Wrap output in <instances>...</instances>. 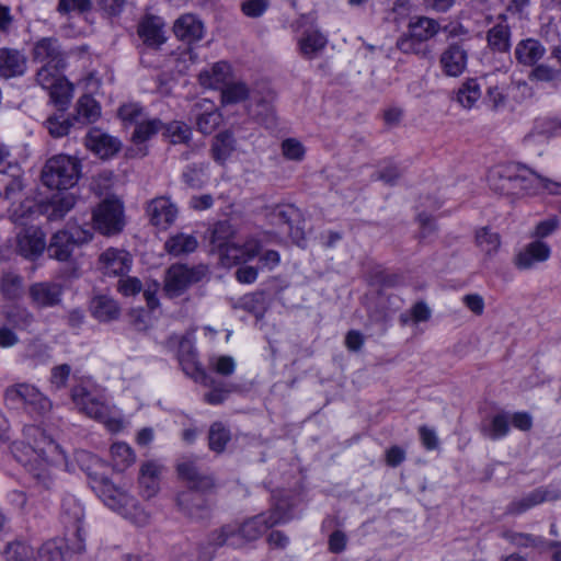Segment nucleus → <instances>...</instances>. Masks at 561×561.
<instances>
[{"label":"nucleus","instance_id":"f257e3e1","mask_svg":"<svg viewBox=\"0 0 561 561\" xmlns=\"http://www.w3.org/2000/svg\"><path fill=\"white\" fill-rule=\"evenodd\" d=\"M25 442L13 443L11 450L18 461L27 465L38 459L55 462L61 455V449L45 432L34 425L24 427Z\"/></svg>","mask_w":561,"mask_h":561},{"label":"nucleus","instance_id":"f03ea898","mask_svg":"<svg viewBox=\"0 0 561 561\" xmlns=\"http://www.w3.org/2000/svg\"><path fill=\"white\" fill-rule=\"evenodd\" d=\"M266 530L263 515H256L241 525L227 524L213 530L208 536L207 543L214 549L225 545L239 548L245 542L259 539Z\"/></svg>","mask_w":561,"mask_h":561},{"label":"nucleus","instance_id":"7ed1b4c3","mask_svg":"<svg viewBox=\"0 0 561 561\" xmlns=\"http://www.w3.org/2000/svg\"><path fill=\"white\" fill-rule=\"evenodd\" d=\"M98 494L103 503L137 526H144L149 515L139 507L137 500L126 490L116 486L108 480H102L98 486Z\"/></svg>","mask_w":561,"mask_h":561},{"label":"nucleus","instance_id":"20e7f679","mask_svg":"<svg viewBox=\"0 0 561 561\" xmlns=\"http://www.w3.org/2000/svg\"><path fill=\"white\" fill-rule=\"evenodd\" d=\"M80 176V163L77 159L58 154L48 159L42 171V182L51 190H68Z\"/></svg>","mask_w":561,"mask_h":561},{"label":"nucleus","instance_id":"39448f33","mask_svg":"<svg viewBox=\"0 0 561 561\" xmlns=\"http://www.w3.org/2000/svg\"><path fill=\"white\" fill-rule=\"evenodd\" d=\"M32 215H20L19 210H14L11 215V220L22 226L21 230L16 233V251L20 255L27 260H35L42 255L46 248L45 233L37 226H28L27 218Z\"/></svg>","mask_w":561,"mask_h":561},{"label":"nucleus","instance_id":"423d86ee","mask_svg":"<svg viewBox=\"0 0 561 561\" xmlns=\"http://www.w3.org/2000/svg\"><path fill=\"white\" fill-rule=\"evenodd\" d=\"M207 274L208 266L205 264H173L167 270L163 289L169 297H179L190 286L202 282Z\"/></svg>","mask_w":561,"mask_h":561},{"label":"nucleus","instance_id":"0eeeda50","mask_svg":"<svg viewBox=\"0 0 561 561\" xmlns=\"http://www.w3.org/2000/svg\"><path fill=\"white\" fill-rule=\"evenodd\" d=\"M71 398L80 411L89 417L104 423L110 431L117 432L122 428L121 421L111 416V408L85 388L75 387L71 390Z\"/></svg>","mask_w":561,"mask_h":561},{"label":"nucleus","instance_id":"6e6552de","mask_svg":"<svg viewBox=\"0 0 561 561\" xmlns=\"http://www.w3.org/2000/svg\"><path fill=\"white\" fill-rule=\"evenodd\" d=\"M4 398L11 404L23 402L31 413L37 415H45L51 409L50 400L37 388L27 383H19L7 388Z\"/></svg>","mask_w":561,"mask_h":561},{"label":"nucleus","instance_id":"1a4fd4ad","mask_svg":"<svg viewBox=\"0 0 561 561\" xmlns=\"http://www.w3.org/2000/svg\"><path fill=\"white\" fill-rule=\"evenodd\" d=\"M92 218L94 228L102 234L118 233L124 226L123 206L118 201L106 199L93 211Z\"/></svg>","mask_w":561,"mask_h":561},{"label":"nucleus","instance_id":"9d476101","mask_svg":"<svg viewBox=\"0 0 561 561\" xmlns=\"http://www.w3.org/2000/svg\"><path fill=\"white\" fill-rule=\"evenodd\" d=\"M519 170V163L500 164L492 168L488 175L490 188L502 195L518 196Z\"/></svg>","mask_w":561,"mask_h":561},{"label":"nucleus","instance_id":"9b49d317","mask_svg":"<svg viewBox=\"0 0 561 561\" xmlns=\"http://www.w3.org/2000/svg\"><path fill=\"white\" fill-rule=\"evenodd\" d=\"M518 176V186H520L518 188V196L537 195L541 192L561 195V182L542 176L523 164H520Z\"/></svg>","mask_w":561,"mask_h":561},{"label":"nucleus","instance_id":"f8f14e48","mask_svg":"<svg viewBox=\"0 0 561 561\" xmlns=\"http://www.w3.org/2000/svg\"><path fill=\"white\" fill-rule=\"evenodd\" d=\"M35 62L54 68L66 67V53L56 37H43L36 41L32 48Z\"/></svg>","mask_w":561,"mask_h":561},{"label":"nucleus","instance_id":"ddd939ff","mask_svg":"<svg viewBox=\"0 0 561 561\" xmlns=\"http://www.w3.org/2000/svg\"><path fill=\"white\" fill-rule=\"evenodd\" d=\"M147 214L153 226L165 230L176 220L179 208L169 196H159L147 204Z\"/></svg>","mask_w":561,"mask_h":561},{"label":"nucleus","instance_id":"4468645a","mask_svg":"<svg viewBox=\"0 0 561 561\" xmlns=\"http://www.w3.org/2000/svg\"><path fill=\"white\" fill-rule=\"evenodd\" d=\"M551 255V248L541 240H534L526 244L515 256L514 265L518 270H530L539 263L548 261Z\"/></svg>","mask_w":561,"mask_h":561},{"label":"nucleus","instance_id":"2eb2a0df","mask_svg":"<svg viewBox=\"0 0 561 561\" xmlns=\"http://www.w3.org/2000/svg\"><path fill=\"white\" fill-rule=\"evenodd\" d=\"M64 288L56 282H38L28 288V295L34 306L38 308H50L61 302Z\"/></svg>","mask_w":561,"mask_h":561},{"label":"nucleus","instance_id":"dca6fc26","mask_svg":"<svg viewBox=\"0 0 561 561\" xmlns=\"http://www.w3.org/2000/svg\"><path fill=\"white\" fill-rule=\"evenodd\" d=\"M468 50L462 43H453L442 53L440 67L446 76L458 77L467 68Z\"/></svg>","mask_w":561,"mask_h":561},{"label":"nucleus","instance_id":"f3484780","mask_svg":"<svg viewBox=\"0 0 561 561\" xmlns=\"http://www.w3.org/2000/svg\"><path fill=\"white\" fill-rule=\"evenodd\" d=\"M137 33L142 44L152 49H158L167 39L164 22L156 15H146L139 22Z\"/></svg>","mask_w":561,"mask_h":561},{"label":"nucleus","instance_id":"a211bd4d","mask_svg":"<svg viewBox=\"0 0 561 561\" xmlns=\"http://www.w3.org/2000/svg\"><path fill=\"white\" fill-rule=\"evenodd\" d=\"M179 507L191 518L203 519L209 515V505L199 491L187 490L176 497Z\"/></svg>","mask_w":561,"mask_h":561},{"label":"nucleus","instance_id":"6ab92c4d","mask_svg":"<svg viewBox=\"0 0 561 561\" xmlns=\"http://www.w3.org/2000/svg\"><path fill=\"white\" fill-rule=\"evenodd\" d=\"M99 262L105 274L123 275L129 271L131 259L126 251L111 248L100 255Z\"/></svg>","mask_w":561,"mask_h":561},{"label":"nucleus","instance_id":"aec40b11","mask_svg":"<svg viewBox=\"0 0 561 561\" xmlns=\"http://www.w3.org/2000/svg\"><path fill=\"white\" fill-rule=\"evenodd\" d=\"M178 471L180 477L190 484V490L207 491L215 486L214 478L203 472L193 461L180 463Z\"/></svg>","mask_w":561,"mask_h":561},{"label":"nucleus","instance_id":"412c9836","mask_svg":"<svg viewBox=\"0 0 561 561\" xmlns=\"http://www.w3.org/2000/svg\"><path fill=\"white\" fill-rule=\"evenodd\" d=\"M178 471L180 477L190 484V490L207 491L215 486L214 478L203 472L193 461L180 463Z\"/></svg>","mask_w":561,"mask_h":561},{"label":"nucleus","instance_id":"4be33fe9","mask_svg":"<svg viewBox=\"0 0 561 561\" xmlns=\"http://www.w3.org/2000/svg\"><path fill=\"white\" fill-rule=\"evenodd\" d=\"M556 499H558V496L552 491L545 488H538L523 497L512 501L506 507V513L510 515H519L536 505L546 501H553Z\"/></svg>","mask_w":561,"mask_h":561},{"label":"nucleus","instance_id":"5701e85b","mask_svg":"<svg viewBox=\"0 0 561 561\" xmlns=\"http://www.w3.org/2000/svg\"><path fill=\"white\" fill-rule=\"evenodd\" d=\"M173 32L179 39L193 43L203 37L204 24L194 14L186 13L175 20Z\"/></svg>","mask_w":561,"mask_h":561},{"label":"nucleus","instance_id":"b1692460","mask_svg":"<svg viewBox=\"0 0 561 561\" xmlns=\"http://www.w3.org/2000/svg\"><path fill=\"white\" fill-rule=\"evenodd\" d=\"M26 69L24 55L14 48H0V77L9 79L22 76Z\"/></svg>","mask_w":561,"mask_h":561},{"label":"nucleus","instance_id":"393cba45","mask_svg":"<svg viewBox=\"0 0 561 561\" xmlns=\"http://www.w3.org/2000/svg\"><path fill=\"white\" fill-rule=\"evenodd\" d=\"M261 244L257 240L251 239L243 245L231 243L221 250V256L229 264L248 262L260 254Z\"/></svg>","mask_w":561,"mask_h":561},{"label":"nucleus","instance_id":"a878e982","mask_svg":"<svg viewBox=\"0 0 561 561\" xmlns=\"http://www.w3.org/2000/svg\"><path fill=\"white\" fill-rule=\"evenodd\" d=\"M162 467L156 461H147L141 465L139 473V485L142 496L153 497L160 489V474Z\"/></svg>","mask_w":561,"mask_h":561},{"label":"nucleus","instance_id":"bb28decb","mask_svg":"<svg viewBox=\"0 0 561 561\" xmlns=\"http://www.w3.org/2000/svg\"><path fill=\"white\" fill-rule=\"evenodd\" d=\"M84 512L81 503L75 496H66L62 501V516L68 523L73 524L76 527L77 543L73 547L76 552H82L84 550V540L81 536V527L79 523L83 518Z\"/></svg>","mask_w":561,"mask_h":561},{"label":"nucleus","instance_id":"cd10ccee","mask_svg":"<svg viewBox=\"0 0 561 561\" xmlns=\"http://www.w3.org/2000/svg\"><path fill=\"white\" fill-rule=\"evenodd\" d=\"M87 146L101 158H108L119 150V141L100 129H92L87 136Z\"/></svg>","mask_w":561,"mask_h":561},{"label":"nucleus","instance_id":"c85d7f7f","mask_svg":"<svg viewBox=\"0 0 561 561\" xmlns=\"http://www.w3.org/2000/svg\"><path fill=\"white\" fill-rule=\"evenodd\" d=\"M75 196L70 193L55 195L42 205V211L49 221L62 219L75 206Z\"/></svg>","mask_w":561,"mask_h":561},{"label":"nucleus","instance_id":"c756f323","mask_svg":"<svg viewBox=\"0 0 561 561\" xmlns=\"http://www.w3.org/2000/svg\"><path fill=\"white\" fill-rule=\"evenodd\" d=\"M75 247L77 245L69 232L60 230L51 236L47 250L51 259L65 262L70 259Z\"/></svg>","mask_w":561,"mask_h":561},{"label":"nucleus","instance_id":"7c9ffc66","mask_svg":"<svg viewBox=\"0 0 561 561\" xmlns=\"http://www.w3.org/2000/svg\"><path fill=\"white\" fill-rule=\"evenodd\" d=\"M546 54L543 45L534 38L520 41L515 48V57L519 64L534 66Z\"/></svg>","mask_w":561,"mask_h":561},{"label":"nucleus","instance_id":"2f4dec72","mask_svg":"<svg viewBox=\"0 0 561 561\" xmlns=\"http://www.w3.org/2000/svg\"><path fill=\"white\" fill-rule=\"evenodd\" d=\"M198 247V241L193 234L178 232L167 239L164 250L173 256L187 255L193 253Z\"/></svg>","mask_w":561,"mask_h":561},{"label":"nucleus","instance_id":"473e14b6","mask_svg":"<svg viewBox=\"0 0 561 561\" xmlns=\"http://www.w3.org/2000/svg\"><path fill=\"white\" fill-rule=\"evenodd\" d=\"M474 243L477 248L490 259L499 252L502 240L499 232L490 227H481L474 232Z\"/></svg>","mask_w":561,"mask_h":561},{"label":"nucleus","instance_id":"72a5a7b5","mask_svg":"<svg viewBox=\"0 0 561 561\" xmlns=\"http://www.w3.org/2000/svg\"><path fill=\"white\" fill-rule=\"evenodd\" d=\"M236 149V139L231 131L225 130L217 134L211 144V157L224 164Z\"/></svg>","mask_w":561,"mask_h":561},{"label":"nucleus","instance_id":"f704fd0d","mask_svg":"<svg viewBox=\"0 0 561 561\" xmlns=\"http://www.w3.org/2000/svg\"><path fill=\"white\" fill-rule=\"evenodd\" d=\"M408 28L412 37L423 43L434 37L440 30V26L434 19L419 16L410 21Z\"/></svg>","mask_w":561,"mask_h":561},{"label":"nucleus","instance_id":"c9c22d12","mask_svg":"<svg viewBox=\"0 0 561 561\" xmlns=\"http://www.w3.org/2000/svg\"><path fill=\"white\" fill-rule=\"evenodd\" d=\"M230 76V66L225 61L216 62L209 70L199 73V83L208 89H217L226 83Z\"/></svg>","mask_w":561,"mask_h":561},{"label":"nucleus","instance_id":"e433bc0d","mask_svg":"<svg viewBox=\"0 0 561 561\" xmlns=\"http://www.w3.org/2000/svg\"><path fill=\"white\" fill-rule=\"evenodd\" d=\"M327 38L318 30L306 31L298 41L301 55L306 58H313L327 45Z\"/></svg>","mask_w":561,"mask_h":561},{"label":"nucleus","instance_id":"4c0bfd02","mask_svg":"<svg viewBox=\"0 0 561 561\" xmlns=\"http://www.w3.org/2000/svg\"><path fill=\"white\" fill-rule=\"evenodd\" d=\"M101 114V108L98 102L90 95H82L76 106V115L73 122L81 125H87L95 122Z\"/></svg>","mask_w":561,"mask_h":561},{"label":"nucleus","instance_id":"58836bf2","mask_svg":"<svg viewBox=\"0 0 561 561\" xmlns=\"http://www.w3.org/2000/svg\"><path fill=\"white\" fill-rule=\"evenodd\" d=\"M119 312L117 302L107 296H98L92 301V313L102 322L116 320Z\"/></svg>","mask_w":561,"mask_h":561},{"label":"nucleus","instance_id":"ea45409f","mask_svg":"<svg viewBox=\"0 0 561 561\" xmlns=\"http://www.w3.org/2000/svg\"><path fill=\"white\" fill-rule=\"evenodd\" d=\"M481 88L476 79L463 82L456 92V101L463 108H472L481 99Z\"/></svg>","mask_w":561,"mask_h":561},{"label":"nucleus","instance_id":"a19ab883","mask_svg":"<svg viewBox=\"0 0 561 561\" xmlns=\"http://www.w3.org/2000/svg\"><path fill=\"white\" fill-rule=\"evenodd\" d=\"M270 216L273 224L287 225L289 230L301 220V211L291 204L275 206Z\"/></svg>","mask_w":561,"mask_h":561},{"label":"nucleus","instance_id":"79ce46f5","mask_svg":"<svg viewBox=\"0 0 561 561\" xmlns=\"http://www.w3.org/2000/svg\"><path fill=\"white\" fill-rule=\"evenodd\" d=\"M162 126L163 124L160 119H142L135 126V130L131 135V141L135 145H141L161 130Z\"/></svg>","mask_w":561,"mask_h":561},{"label":"nucleus","instance_id":"37998d69","mask_svg":"<svg viewBox=\"0 0 561 561\" xmlns=\"http://www.w3.org/2000/svg\"><path fill=\"white\" fill-rule=\"evenodd\" d=\"M111 455L114 462V466L118 470H125L127 467L133 465L136 460V456L126 443H114L111 446Z\"/></svg>","mask_w":561,"mask_h":561},{"label":"nucleus","instance_id":"c03bdc74","mask_svg":"<svg viewBox=\"0 0 561 561\" xmlns=\"http://www.w3.org/2000/svg\"><path fill=\"white\" fill-rule=\"evenodd\" d=\"M208 440L213 451L222 453L230 440V432L221 422H215L209 428Z\"/></svg>","mask_w":561,"mask_h":561},{"label":"nucleus","instance_id":"a18cd8bd","mask_svg":"<svg viewBox=\"0 0 561 561\" xmlns=\"http://www.w3.org/2000/svg\"><path fill=\"white\" fill-rule=\"evenodd\" d=\"M9 324L19 330H28L34 323V316L26 308L15 306L5 311Z\"/></svg>","mask_w":561,"mask_h":561},{"label":"nucleus","instance_id":"49530a36","mask_svg":"<svg viewBox=\"0 0 561 561\" xmlns=\"http://www.w3.org/2000/svg\"><path fill=\"white\" fill-rule=\"evenodd\" d=\"M4 556L7 561H35L34 549L23 541L8 543Z\"/></svg>","mask_w":561,"mask_h":561},{"label":"nucleus","instance_id":"de8ad7c7","mask_svg":"<svg viewBox=\"0 0 561 561\" xmlns=\"http://www.w3.org/2000/svg\"><path fill=\"white\" fill-rule=\"evenodd\" d=\"M503 536L507 541L518 548L541 549L546 545V541L541 537L531 534L505 531Z\"/></svg>","mask_w":561,"mask_h":561},{"label":"nucleus","instance_id":"09e8293b","mask_svg":"<svg viewBox=\"0 0 561 561\" xmlns=\"http://www.w3.org/2000/svg\"><path fill=\"white\" fill-rule=\"evenodd\" d=\"M163 135L172 144H186L191 139V128L183 122L173 121L162 126Z\"/></svg>","mask_w":561,"mask_h":561},{"label":"nucleus","instance_id":"8fccbe9b","mask_svg":"<svg viewBox=\"0 0 561 561\" xmlns=\"http://www.w3.org/2000/svg\"><path fill=\"white\" fill-rule=\"evenodd\" d=\"M489 45L497 51H507L510 48V28L497 24L488 32Z\"/></svg>","mask_w":561,"mask_h":561},{"label":"nucleus","instance_id":"3c124183","mask_svg":"<svg viewBox=\"0 0 561 561\" xmlns=\"http://www.w3.org/2000/svg\"><path fill=\"white\" fill-rule=\"evenodd\" d=\"M249 95L248 87L242 82L227 83L221 90V99L226 104H233L245 100Z\"/></svg>","mask_w":561,"mask_h":561},{"label":"nucleus","instance_id":"603ef678","mask_svg":"<svg viewBox=\"0 0 561 561\" xmlns=\"http://www.w3.org/2000/svg\"><path fill=\"white\" fill-rule=\"evenodd\" d=\"M233 234L234 230L229 221H219L213 229L211 242L216 244L221 251L224 248L231 244L229 240L233 237Z\"/></svg>","mask_w":561,"mask_h":561},{"label":"nucleus","instance_id":"864d4df0","mask_svg":"<svg viewBox=\"0 0 561 561\" xmlns=\"http://www.w3.org/2000/svg\"><path fill=\"white\" fill-rule=\"evenodd\" d=\"M49 90L51 101L64 110L72 96V87L70 83L61 80L53 85Z\"/></svg>","mask_w":561,"mask_h":561},{"label":"nucleus","instance_id":"5fc2aeb1","mask_svg":"<svg viewBox=\"0 0 561 561\" xmlns=\"http://www.w3.org/2000/svg\"><path fill=\"white\" fill-rule=\"evenodd\" d=\"M510 431V419L506 414L500 413L492 417L490 426L483 432L491 439H499L505 436Z\"/></svg>","mask_w":561,"mask_h":561},{"label":"nucleus","instance_id":"6e6d98bb","mask_svg":"<svg viewBox=\"0 0 561 561\" xmlns=\"http://www.w3.org/2000/svg\"><path fill=\"white\" fill-rule=\"evenodd\" d=\"M221 115L219 112L211 110L199 114L196 118V125L201 133L211 134L220 124Z\"/></svg>","mask_w":561,"mask_h":561},{"label":"nucleus","instance_id":"4d7b16f0","mask_svg":"<svg viewBox=\"0 0 561 561\" xmlns=\"http://www.w3.org/2000/svg\"><path fill=\"white\" fill-rule=\"evenodd\" d=\"M507 95L503 88L497 84H490L486 88L484 102L491 107L492 111H499L506 105Z\"/></svg>","mask_w":561,"mask_h":561},{"label":"nucleus","instance_id":"13d9d810","mask_svg":"<svg viewBox=\"0 0 561 561\" xmlns=\"http://www.w3.org/2000/svg\"><path fill=\"white\" fill-rule=\"evenodd\" d=\"M45 124L48 133L54 138H60L68 135L71 126L73 125L71 119L64 118L61 116H50L47 118Z\"/></svg>","mask_w":561,"mask_h":561},{"label":"nucleus","instance_id":"bf43d9fd","mask_svg":"<svg viewBox=\"0 0 561 561\" xmlns=\"http://www.w3.org/2000/svg\"><path fill=\"white\" fill-rule=\"evenodd\" d=\"M62 69L64 68H54L48 65H42L36 73V80L44 89H50L57 82L61 81L59 72Z\"/></svg>","mask_w":561,"mask_h":561},{"label":"nucleus","instance_id":"052dcab7","mask_svg":"<svg viewBox=\"0 0 561 561\" xmlns=\"http://www.w3.org/2000/svg\"><path fill=\"white\" fill-rule=\"evenodd\" d=\"M22 278L14 274H5L1 282V291L7 299H15L21 294Z\"/></svg>","mask_w":561,"mask_h":561},{"label":"nucleus","instance_id":"680f3d73","mask_svg":"<svg viewBox=\"0 0 561 561\" xmlns=\"http://www.w3.org/2000/svg\"><path fill=\"white\" fill-rule=\"evenodd\" d=\"M118 115L125 124H134L135 126L145 119L142 107L136 103L122 105Z\"/></svg>","mask_w":561,"mask_h":561},{"label":"nucleus","instance_id":"e2e57ef3","mask_svg":"<svg viewBox=\"0 0 561 561\" xmlns=\"http://www.w3.org/2000/svg\"><path fill=\"white\" fill-rule=\"evenodd\" d=\"M560 226V220L557 216H550L549 218L539 221L531 232V237L536 238V240H541L551 236L553 232L558 230Z\"/></svg>","mask_w":561,"mask_h":561},{"label":"nucleus","instance_id":"0e129e2a","mask_svg":"<svg viewBox=\"0 0 561 561\" xmlns=\"http://www.w3.org/2000/svg\"><path fill=\"white\" fill-rule=\"evenodd\" d=\"M39 556L44 561H62L65 558L62 542L51 540L43 545Z\"/></svg>","mask_w":561,"mask_h":561},{"label":"nucleus","instance_id":"69168bd1","mask_svg":"<svg viewBox=\"0 0 561 561\" xmlns=\"http://www.w3.org/2000/svg\"><path fill=\"white\" fill-rule=\"evenodd\" d=\"M71 374V367L68 364L57 365L50 371V386L55 390L62 389L67 386V381Z\"/></svg>","mask_w":561,"mask_h":561},{"label":"nucleus","instance_id":"338daca9","mask_svg":"<svg viewBox=\"0 0 561 561\" xmlns=\"http://www.w3.org/2000/svg\"><path fill=\"white\" fill-rule=\"evenodd\" d=\"M282 152L284 157L289 160L301 161L305 157L306 150L299 140L288 138L282 142Z\"/></svg>","mask_w":561,"mask_h":561},{"label":"nucleus","instance_id":"774afa93","mask_svg":"<svg viewBox=\"0 0 561 561\" xmlns=\"http://www.w3.org/2000/svg\"><path fill=\"white\" fill-rule=\"evenodd\" d=\"M529 78L531 80H537V81L552 82V81H557L561 78V70H558L548 65L541 64V65L536 66L531 70Z\"/></svg>","mask_w":561,"mask_h":561}]
</instances>
